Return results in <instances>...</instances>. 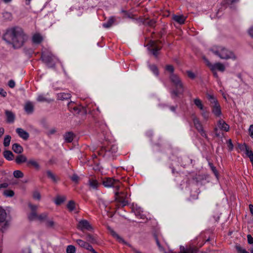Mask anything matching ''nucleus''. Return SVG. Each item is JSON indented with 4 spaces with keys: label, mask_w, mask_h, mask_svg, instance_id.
Masks as SVG:
<instances>
[{
    "label": "nucleus",
    "mask_w": 253,
    "mask_h": 253,
    "mask_svg": "<svg viewBox=\"0 0 253 253\" xmlns=\"http://www.w3.org/2000/svg\"><path fill=\"white\" fill-rule=\"evenodd\" d=\"M2 39L8 44L12 45L14 48H19L27 41L28 36L22 28L14 27L7 30Z\"/></svg>",
    "instance_id": "nucleus-1"
},
{
    "label": "nucleus",
    "mask_w": 253,
    "mask_h": 253,
    "mask_svg": "<svg viewBox=\"0 0 253 253\" xmlns=\"http://www.w3.org/2000/svg\"><path fill=\"white\" fill-rule=\"evenodd\" d=\"M169 78L174 88L171 91L172 98L182 94L184 91V86L180 78L176 74H172L169 75Z\"/></svg>",
    "instance_id": "nucleus-2"
},
{
    "label": "nucleus",
    "mask_w": 253,
    "mask_h": 253,
    "mask_svg": "<svg viewBox=\"0 0 253 253\" xmlns=\"http://www.w3.org/2000/svg\"><path fill=\"white\" fill-rule=\"evenodd\" d=\"M211 51L221 59L226 60L228 59H236L234 54L223 46L213 47L211 49Z\"/></svg>",
    "instance_id": "nucleus-3"
},
{
    "label": "nucleus",
    "mask_w": 253,
    "mask_h": 253,
    "mask_svg": "<svg viewBox=\"0 0 253 253\" xmlns=\"http://www.w3.org/2000/svg\"><path fill=\"white\" fill-rule=\"evenodd\" d=\"M42 60L49 68L55 67L54 56L53 54L47 50L42 51L41 53Z\"/></svg>",
    "instance_id": "nucleus-4"
},
{
    "label": "nucleus",
    "mask_w": 253,
    "mask_h": 253,
    "mask_svg": "<svg viewBox=\"0 0 253 253\" xmlns=\"http://www.w3.org/2000/svg\"><path fill=\"white\" fill-rule=\"evenodd\" d=\"M6 217L7 213L5 210L1 207H0V230L2 232L5 230L8 226Z\"/></svg>",
    "instance_id": "nucleus-5"
},
{
    "label": "nucleus",
    "mask_w": 253,
    "mask_h": 253,
    "mask_svg": "<svg viewBox=\"0 0 253 253\" xmlns=\"http://www.w3.org/2000/svg\"><path fill=\"white\" fill-rule=\"evenodd\" d=\"M149 50L152 54L157 58L159 54V51L162 48V46L160 45L156 41H150L148 44Z\"/></svg>",
    "instance_id": "nucleus-6"
},
{
    "label": "nucleus",
    "mask_w": 253,
    "mask_h": 253,
    "mask_svg": "<svg viewBox=\"0 0 253 253\" xmlns=\"http://www.w3.org/2000/svg\"><path fill=\"white\" fill-rule=\"evenodd\" d=\"M103 184L106 187L114 188L115 191L119 190L120 187V182L119 180L110 177L105 179L103 181Z\"/></svg>",
    "instance_id": "nucleus-7"
},
{
    "label": "nucleus",
    "mask_w": 253,
    "mask_h": 253,
    "mask_svg": "<svg viewBox=\"0 0 253 253\" xmlns=\"http://www.w3.org/2000/svg\"><path fill=\"white\" fill-rule=\"evenodd\" d=\"M192 117V120L195 128L197 130V131H198V132L203 137L207 138V135L204 131L203 126L199 119L194 115H193Z\"/></svg>",
    "instance_id": "nucleus-8"
},
{
    "label": "nucleus",
    "mask_w": 253,
    "mask_h": 253,
    "mask_svg": "<svg viewBox=\"0 0 253 253\" xmlns=\"http://www.w3.org/2000/svg\"><path fill=\"white\" fill-rule=\"evenodd\" d=\"M110 233L112 235V236H113L114 238H116L117 240L119 242L121 243H123L125 245H127L129 247H130L132 250L133 251L134 253H142L141 252L137 250L136 249L133 248L130 245L126 243L122 237H121L115 231H114L112 229H109Z\"/></svg>",
    "instance_id": "nucleus-9"
},
{
    "label": "nucleus",
    "mask_w": 253,
    "mask_h": 253,
    "mask_svg": "<svg viewBox=\"0 0 253 253\" xmlns=\"http://www.w3.org/2000/svg\"><path fill=\"white\" fill-rule=\"evenodd\" d=\"M77 228L82 231L85 230L91 231L93 230L91 225L89 224V222L85 219H83L80 221L78 224Z\"/></svg>",
    "instance_id": "nucleus-10"
},
{
    "label": "nucleus",
    "mask_w": 253,
    "mask_h": 253,
    "mask_svg": "<svg viewBox=\"0 0 253 253\" xmlns=\"http://www.w3.org/2000/svg\"><path fill=\"white\" fill-rule=\"evenodd\" d=\"M119 194H120V193L119 190L115 191V201L119 204L122 207L126 206L128 204V201L125 199V198H123L120 196Z\"/></svg>",
    "instance_id": "nucleus-11"
},
{
    "label": "nucleus",
    "mask_w": 253,
    "mask_h": 253,
    "mask_svg": "<svg viewBox=\"0 0 253 253\" xmlns=\"http://www.w3.org/2000/svg\"><path fill=\"white\" fill-rule=\"evenodd\" d=\"M26 165L28 167H33L37 170L41 169L39 163L34 159H30L28 160Z\"/></svg>",
    "instance_id": "nucleus-12"
},
{
    "label": "nucleus",
    "mask_w": 253,
    "mask_h": 253,
    "mask_svg": "<svg viewBox=\"0 0 253 253\" xmlns=\"http://www.w3.org/2000/svg\"><path fill=\"white\" fill-rule=\"evenodd\" d=\"M208 65L210 67L211 70V71L217 70L220 72L224 71L225 68L224 65L221 63L218 62L214 64H208Z\"/></svg>",
    "instance_id": "nucleus-13"
},
{
    "label": "nucleus",
    "mask_w": 253,
    "mask_h": 253,
    "mask_svg": "<svg viewBox=\"0 0 253 253\" xmlns=\"http://www.w3.org/2000/svg\"><path fill=\"white\" fill-rule=\"evenodd\" d=\"M43 40L42 36L40 33H36L33 35L32 38V41L33 43L39 44Z\"/></svg>",
    "instance_id": "nucleus-14"
},
{
    "label": "nucleus",
    "mask_w": 253,
    "mask_h": 253,
    "mask_svg": "<svg viewBox=\"0 0 253 253\" xmlns=\"http://www.w3.org/2000/svg\"><path fill=\"white\" fill-rule=\"evenodd\" d=\"M16 132L18 133L19 137L24 140H27L29 137V133L21 128H17L16 129Z\"/></svg>",
    "instance_id": "nucleus-15"
},
{
    "label": "nucleus",
    "mask_w": 253,
    "mask_h": 253,
    "mask_svg": "<svg viewBox=\"0 0 253 253\" xmlns=\"http://www.w3.org/2000/svg\"><path fill=\"white\" fill-rule=\"evenodd\" d=\"M211 107L213 114L216 117H219L221 114V111L219 103H216V105H211Z\"/></svg>",
    "instance_id": "nucleus-16"
},
{
    "label": "nucleus",
    "mask_w": 253,
    "mask_h": 253,
    "mask_svg": "<svg viewBox=\"0 0 253 253\" xmlns=\"http://www.w3.org/2000/svg\"><path fill=\"white\" fill-rule=\"evenodd\" d=\"M67 208L70 212L74 211L76 213L78 212L77 206L74 201L71 200L69 201L67 205Z\"/></svg>",
    "instance_id": "nucleus-17"
},
{
    "label": "nucleus",
    "mask_w": 253,
    "mask_h": 253,
    "mask_svg": "<svg viewBox=\"0 0 253 253\" xmlns=\"http://www.w3.org/2000/svg\"><path fill=\"white\" fill-rule=\"evenodd\" d=\"M76 243L80 247H81L84 249H86L87 251H88L89 249L92 246L88 243H87L85 241H84L81 239H77L76 240Z\"/></svg>",
    "instance_id": "nucleus-18"
},
{
    "label": "nucleus",
    "mask_w": 253,
    "mask_h": 253,
    "mask_svg": "<svg viewBox=\"0 0 253 253\" xmlns=\"http://www.w3.org/2000/svg\"><path fill=\"white\" fill-rule=\"evenodd\" d=\"M5 114L6 117V121L9 123H12L15 120V115L10 111L5 110Z\"/></svg>",
    "instance_id": "nucleus-19"
},
{
    "label": "nucleus",
    "mask_w": 253,
    "mask_h": 253,
    "mask_svg": "<svg viewBox=\"0 0 253 253\" xmlns=\"http://www.w3.org/2000/svg\"><path fill=\"white\" fill-rule=\"evenodd\" d=\"M34 110V105L31 102L28 101L26 103L24 106V110L28 114H32Z\"/></svg>",
    "instance_id": "nucleus-20"
},
{
    "label": "nucleus",
    "mask_w": 253,
    "mask_h": 253,
    "mask_svg": "<svg viewBox=\"0 0 253 253\" xmlns=\"http://www.w3.org/2000/svg\"><path fill=\"white\" fill-rule=\"evenodd\" d=\"M172 20L176 22L177 23L182 25L185 23L186 18L182 15H173L172 16Z\"/></svg>",
    "instance_id": "nucleus-21"
},
{
    "label": "nucleus",
    "mask_w": 253,
    "mask_h": 253,
    "mask_svg": "<svg viewBox=\"0 0 253 253\" xmlns=\"http://www.w3.org/2000/svg\"><path fill=\"white\" fill-rule=\"evenodd\" d=\"M105 154L111 153L112 154H115L118 151V147L116 145H112L107 148H104Z\"/></svg>",
    "instance_id": "nucleus-22"
},
{
    "label": "nucleus",
    "mask_w": 253,
    "mask_h": 253,
    "mask_svg": "<svg viewBox=\"0 0 253 253\" xmlns=\"http://www.w3.org/2000/svg\"><path fill=\"white\" fill-rule=\"evenodd\" d=\"M217 125L219 128L222 130L228 131L229 129V126L222 120H219Z\"/></svg>",
    "instance_id": "nucleus-23"
},
{
    "label": "nucleus",
    "mask_w": 253,
    "mask_h": 253,
    "mask_svg": "<svg viewBox=\"0 0 253 253\" xmlns=\"http://www.w3.org/2000/svg\"><path fill=\"white\" fill-rule=\"evenodd\" d=\"M88 184L90 189L96 190L98 186V182L96 179L90 178L88 181Z\"/></svg>",
    "instance_id": "nucleus-24"
},
{
    "label": "nucleus",
    "mask_w": 253,
    "mask_h": 253,
    "mask_svg": "<svg viewBox=\"0 0 253 253\" xmlns=\"http://www.w3.org/2000/svg\"><path fill=\"white\" fill-rule=\"evenodd\" d=\"M132 210L133 211L134 213H135V215L137 217H139L140 218H143L144 219V215L142 214V212H143V210L142 209L140 208V207H133L132 208Z\"/></svg>",
    "instance_id": "nucleus-25"
},
{
    "label": "nucleus",
    "mask_w": 253,
    "mask_h": 253,
    "mask_svg": "<svg viewBox=\"0 0 253 253\" xmlns=\"http://www.w3.org/2000/svg\"><path fill=\"white\" fill-rule=\"evenodd\" d=\"M85 239L87 242H89L91 244H98V240L97 238L95 236L92 235L89 233L86 234Z\"/></svg>",
    "instance_id": "nucleus-26"
},
{
    "label": "nucleus",
    "mask_w": 253,
    "mask_h": 253,
    "mask_svg": "<svg viewBox=\"0 0 253 253\" xmlns=\"http://www.w3.org/2000/svg\"><path fill=\"white\" fill-rule=\"evenodd\" d=\"M12 150L17 154H21L23 152V148L19 144L14 143L12 146Z\"/></svg>",
    "instance_id": "nucleus-27"
},
{
    "label": "nucleus",
    "mask_w": 253,
    "mask_h": 253,
    "mask_svg": "<svg viewBox=\"0 0 253 253\" xmlns=\"http://www.w3.org/2000/svg\"><path fill=\"white\" fill-rule=\"evenodd\" d=\"M27 157L24 155H18L15 159V162L17 164H21L23 163H27Z\"/></svg>",
    "instance_id": "nucleus-28"
},
{
    "label": "nucleus",
    "mask_w": 253,
    "mask_h": 253,
    "mask_svg": "<svg viewBox=\"0 0 253 253\" xmlns=\"http://www.w3.org/2000/svg\"><path fill=\"white\" fill-rule=\"evenodd\" d=\"M74 134L72 132H68L64 135L65 140L67 143L71 142L74 138Z\"/></svg>",
    "instance_id": "nucleus-29"
},
{
    "label": "nucleus",
    "mask_w": 253,
    "mask_h": 253,
    "mask_svg": "<svg viewBox=\"0 0 253 253\" xmlns=\"http://www.w3.org/2000/svg\"><path fill=\"white\" fill-rule=\"evenodd\" d=\"M3 154V157L8 161H12L14 158V155L9 150H5Z\"/></svg>",
    "instance_id": "nucleus-30"
},
{
    "label": "nucleus",
    "mask_w": 253,
    "mask_h": 253,
    "mask_svg": "<svg viewBox=\"0 0 253 253\" xmlns=\"http://www.w3.org/2000/svg\"><path fill=\"white\" fill-rule=\"evenodd\" d=\"M115 19L114 17H110L106 23L103 24V27L105 28H109L111 27L115 22Z\"/></svg>",
    "instance_id": "nucleus-31"
},
{
    "label": "nucleus",
    "mask_w": 253,
    "mask_h": 253,
    "mask_svg": "<svg viewBox=\"0 0 253 253\" xmlns=\"http://www.w3.org/2000/svg\"><path fill=\"white\" fill-rule=\"evenodd\" d=\"M71 95L70 93L62 92L58 94V98L61 100H68L70 99Z\"/></svg>",
    "instance_id": "nucleus-32"
},
{
    "label": "nucleus",
    "mask_w": 253,
    "mask_h": 253,
    "mask_svg": "<svg viewBox=\"0 0 253 253\" xmlns=\"http://www.w3.org/2000/svg\"><path fill=\"white\" fill-rule=\"evenodd\" d=\"M208 100L210 102L211 105H216L218 103L217 100L213 95L208 94L207 95Z\"/></svg>",
    "instance_id": "nucleus-33"
},
{
    "label": "nucleus",
    "mask_w": 253,
    "mask_h": 253,
    "mask_svg": "<svg viewBox=\"0 0 253 253\" xmlns=\"http://www.w3.org/2000/svg\"><path fill=\"white\" fill-rule=\"evenodd\" d=\"M46 173L47 177L50 178L53 182H56L57 181L56 176L51 170H48L46 171Z\"/></svg>",
    "instance_id": "nucleus-34"
},
{
    "label": "nucleus",
    "mask_w": 253,
    "mask_h": 253,
    "mask_svg": "<svg viewBox=\"0 0 253 253\" xmlns=\"http://www.w3.org/2000/svg\"><path fill=\"white\" fill-rule=\"evenodd\" d=\"M48 213L47 212H43L40 215H38L37 219L41 221H43L47 219L48 217Z\"/></svg>",
    "instance_id": "nucleus-35"
},
{
    "label": "nucleus",
    "mask_w": 253,
    "mask_h": 253,
    "mask_svg": "<svg viewBox=\"0 0 253 253\" xmlns=\"http://www.w3.org/2000/svg\"><path fill=\"white\" fill-rule=\"evenodd\" d=\"M195 105L201 110H203L204 106L202 104V101L199 98H196L194 100Z\"/></svg>",
    "instance_id": "nucleus-36"
},
{
    "label": "nucleus",
    "mask_w": 253,
    "mask_h": 253,
    "mask_svg": "<svg viewBox=\"0 0 253 253\" xmlns=\"http://www.w3.org/2000/svg\"><path fill=\"white\" fill-rule=\"evenodd\" d=\"M3 195L6 197H12L14 195V192L12 190H5Z\"/></svg>",
    "instance_id": "nucleus-37"
},
{
    "label": "nucleus",
    "mask_w": 253,
    "mask_h": 253,
    "mask_svg": "<svg viewBox=\"0 0 253 253\" xmlns=\"http://www.w3.org/2000/svg\"><path fill=\"white\" fill-rule=\"evenodd\" d=\"M150 70L156 76H158L159 71L157 67L155 65H149V66Z\"/></svg>",
    "instance_id": "nucleus-38"
},
{
    "label": "nucleus",
    "mask_w": 253,
    "mask_h": 253,
    "mask_svg": "<svg viewBox=\"0 0 253 253\" xmlns=\"http://www.w3.org/2000/svg\"><path fill=\"white\" fill-rule=\"evenodd\" d=\"M66 200L64 196H57L55 201V203L57 205H60Z\"/></svg>",
    "instance_id": "nucleus-39"
},
{
    "label": "nucleus",
    "mask_w": 253,
    "mask_h": 253,
    "mask_svg": "<svg viewBox=\"0 0 253 253\" xmlns=\"http://www.w3.org/2000/svg\"><path fill=\"white\" fill-rule=\"evenodd\" d=\"M38 216V215L37 212L31 211V212L28 214V217L29 220L32 221L35 219H37Z\"/></svg>",
    "instance_id": "nucleus-40"
},
{
    "label": "nucleus",
    "mask_w": 253,
    "mask_h": 253,
    "mask_svg": "<svg viewBox=\"0 0 253 253\" xmlns=\"http://www.w3.org/2000/svg\"><path fill=\"white\" fill-rule=\"evenodd\" d=\"M154 237L156 244H157V246L158 247L160 251H164V248L162 246V245L160 244L159 238V237L158 236V235L155 234L154 235Z\"/></svg>",
    "instance_id": "nucleus-41"
},
{
    "label": "nucleus",
    "mask_w": 253,
    "mask_h": 253,
    "mask_svg": "<svg viewBox=\"0 0 253 253\" xmlns=\"http://www.w3.org/2000/svg\"><path fill=\"white\" fill-rule=\"evenodd\" d=\"M13 176L15 178H20L24 176V174L21 170H16L13 171Z\"/></svg>",
    "instance_id": "nucleus-42"
},
{
    "label": "nucleus",
    "mask_w": 253,
    "mask_h": 253,
    "mask_svg": "<svg viewBox=\"0 0 253 253\" xmlns=\"http://www.w3.org/2000/svg\"><path fill=\"white\" fill-rule=\"evenodd\" d=\"M11 136L9 135H6L4 138L3 145L5 147H8L10 145Z\"/></svg>",
    "instance_id": "nucleus-43"
},
{
    "label": "nucleus",
    "mask_w": 253,
    "mask_h": 253,
    "mask_svg": "<svg viewBox=\"0 0 253 253\" xmlns=\"http://www.w3.org/2000/svg\"><path fill=\"white\" fill-rule=\"evenodd\" d=\"M201 111H202V112H201L202 116L203 117V118L205 120H208L209 118V115H210L209 111L204 109V108H203V110H201Z\"/></svg>",
    "instance_id": "nucleus-44"
},
{
    "label": "nucleus",
    "mask_w": 253,
    "mask_h": 253,
    "mask_svg": "<svg viewBox=\"0 0 253 253\" xmlns=\"http://www.w3.org/2000/svg\"><path fill=\"white\" fill-rule=\"evenodd\" d=\"M209 166H210L211 169L212 170V172L214 173L215 177L218 178V173L217 170H216V168L213 165L212 163H209Z\"/></svg>",
    "instance_id": "nucleus-45"
},
{
    "label": "nucleus",
    "mask_w": 253,
    "mask_h": 253,
    "mask_svg": "<svg viewBox=\"0 0 253 253\" xmlns=\"http://www.w3.org/2000/svg\"><path fill=\"white\" fill-rule=\"evenodd\" d=\"M67 253H75L76 248L75 246L73 245H69L67 246L66 249Z\"/></svg>",
    "instance_id": "nucleus-46"
},
{
    "label": "nucleus",
    "mask_w": 253,
    "mask_h": 253,
    "mask_svg": "<svg viewBox=\"0 0 253 253\" xmlns=\"http://www.w3.org/2000/svg\"><path fill=\"white\" fill-rule=\"evenodd\" d=\"M165 69H166V70H167V71L169 72L170 73V75L174 74L173 73L174 69V67L172 65H167L166 66Z\"/></svg>",
    "instance_id": "nucleus-47"
},
{
    "label": "nucleus",
    "mask_w": 253,
    "mask_h": 253,
    "mask_svg": "<svg viewBox=\"0 0 253 253\" xmlns=\"http://www.w3.org/2000/svg\"><path fill=\"white\" fill-rule=\"evenodd\" d=\"M33 197L34 199L40 200L41 198V194L38 191H35L33 193Z\"/></svg>",
    "instance_id": "nucleus-48"
},
{
    "label": "nucleus",
    "mask_w": 253,
    "mask_h": 253,
    "mask_svg": "<svg viewBox=\"0 0 253 253\" xmlns=\"http://www.w3.org/2000/svg\"><path fill=\"white\" fill-rule=\"evenodd\" d=\"M236 249L238 253H249L245 249H243L240 246H236Z\"/></svg>",
    "instance_id": "nucleus-49"
},
{
    "label": "nucleus",
    "mask_w": 253,
    "mask_h": 253,
    "mask_svg": "<svg viewBox=\"0 0 253 253\" xmlns=\"http://www.w3.org/2000/svg\"><path fill=\"white\" fill-rule=\"evenodd\" d=\"M238 147L241 151H246L248 148V146L246 143L244 144H238Z\"/></svg>",
    "instance_id": "nucleus-50"
},
{
    "label": "nucleus",
    "mask_w": 253,
    "mask_h": 253,
    "mask_svg": "<svg viewBox=\"0 0 253 253\" xmlns=\"http://www.w3.org/2000/svg\"><path fill=\"white\" fill-rule=\"evenodd\" d=\"M80 107H78L77 106H76V105H75V106H74V107L72 109V111L71 112L73 113L78 114L80 112Z\"/></svg>",
    "instance_id": "nucleus-51"
},
{
    "label": "nucleus",
    "mask_w": 253,
    "mask_h": 253,
    "mask_svg": "<svg viewBox=\"0 0 253 253\" xmlns=\"http://www.w3.org/2000/svg\"><path fill=\"white\" fill-rule=\"evenodd\" d=\"M187 74L188 77L191 79H194L196 77L195 74L191 71H187Z\"/></svg>",
    "instance_id": "nucleus-52"
},
{
    "label": "nucleus",
    "mask_w": 253,
    "mask_h": 253,
    "mask_svg": "<svg viewBox=\"0 0 253 253\" xmlns=\"http://www.w3.org/2000/svg\"><path fill=\"white\" fill-rule=\"evenodd\" d=\"M28 206L31 210V211L37 212V210L38 209L37 206L32 205L31 203H29Z\"/></svg>",
    "instance_id": "nucleus-53"
},
{
    "label": "nucleus",
    "mask_w": 253,
    "mask_h": 253,
    "mask_svg": "<svg viewBox=\"0 0 253 253\" xmlns=\"http://www.w3.org/2000/svg\"><path fill=\"white\" fill-rule=\"evenodd\" d=\"M246 155L251 159V158L253 157V153L251 150H250L249 148L245 151Z\"/></svg>",
    "instance_id": "nucleus-54"
},
{
    "label": "nucleus",
    "mask_w": 253,
    "mask_h": 253,
    "mask_svg": "<svg viewBox=\"0 0 253 253\" xmlns=\"http://www.w3.org/2000/svg\"><path fill=\"white\" fill-rule=\"evenodd\" d=\"M45 224L47 227H53L55 223L53 220H47Z\"/></svg>",
    "instance_id": "nucleus-55"
},
{
    "label": "nucleus",
    "mask_w": 253,
    "mask_h": 253,
    "mask_svg": "<svg viewBox=\"0 0 253 253\" xmlns=\"http://www.w3.org/2000/svg\"><path fill=\"white\" fill-rule=\"evenodd\" d=\"M71 180L76 182V183H77L79 181V177L78 176V175L76 174H74L71 177Z\"/></svg>",
    "instance_id": "nucleus-56"
},
{
    "label": "nucleus",
    "mask_w": 253,
    "mask_h": 253,
    "mask_svg": "<svg viewBox=\"0 0 253 253\" xmlns=\"http://www.w3.org/2000/svg\"><path fill=\"white\" fill-rule=\"evenodd\" d=\"M195 250L194 249H189L185 250L184 248L183 247V252L182 253H195Z\"/></svg>",
    "instance_id": "nucleus-57"
},
{
    "label": "nucleus",
    "mask_w": 253,
    "mask_h": 253,
    "mask_svg": "<svg viewBox=\"0 0 253 253\" xmlns=\"http://www.w3.org/2000/svg\"><path fill=\"white\" fill-rule=\"evenodd\" d=\"M227 145L230 151H232L233 149V144L232 143L231 139H229L227 141Z\"/></svg>",
    "instance_id": "nucleus-58"
},
{
    "label": "nucleus",
    "mask_w": 253,
    "mask_h": 253,
    "mask_svg": "<svg viewBox=\"0 0 253 253\" xmlns=\"http://www.w3.org/2000/svg\"><path fill=\"white\" fill-rule=\"evenodd\" d=\"M8 85L10 88H14L15 86V82L13 80H10L8 83Z\"/></svg>",
    "instance_id": "nucleus-59"
},
{
    "label": "nucleus",
    "mask_w": 253,
    "mask_h": 253,
    "mask_svg": "<svg viewBox=\"0 0 253 253\" xmlns=\"http://www.w3.org/2000/svg\"><path fill=\"white\" fill-rule=\"evenodd\" d=\"M38 101L42 102L46 100L45 98L42 95H39L37 99Z\"/></svg>",
    "instance_id": "nucleus-60"
},
{
    "label": "nucleus",
    "mask_w": 253,
    "mask_h": 253,
    "mask_svg": "<svg viewBox=\"0 0 253 253\" xmlns=\"http://www.w3.org/2000/svg\"><path fill=\"white\" fill-rule=\"evenodd\" d=\"M121 13H123L125 14L124 18H126V17L130 18L131 17L130 14L126 10L122 9V10H121Z\"/></svg>",
    "instance_id": "nucleus-61"
},
{
    "label": "nucleus",
    "mask_w": 253,
    "mask_h": 253,
    "mask_svg": "<svg viewBox=\"0 0 253 253\" xmlns=\"http://www.w3.org/2000/svg\"><path fill=\"white\" fill-rule=\"evenodd\" d=\"M248 242L249 244H253V238L250 234L247 235Z\"/></svg>",
    "instance_id": "nucleus-62"
},
{
    "label": "nucleus",
    "mask_w": 253,
    "mask_h": 253,
    "mask_svg": "<svg viewBox=\"0 0 253 253\" xmlns=\"http://www.w3.org/2000/svg\"><path fill=\"white\" fill-rule=\"evenodd\" d=\"M75 105L74 102H70L68 104V107L70 111H72V109Z\"/></svg>",
    "instance_id": "nucleus-63"
},
{
    "label": "nucleus",
    "mask_w": 253,
    "mask_h": 253,
    "mask_svg": "<svg viewBox=\"0 0 253 253\" xmlns=\"http://www.w3.org/2000/svg\"><path fill=\"white\" fill-rule=\"evenodd\" d=\"M249 132L250 136L252 138H253V125L250 126L249 129Z\"/></svg>",
    "instance_id": "nucleus-64"
}]
</instances>
